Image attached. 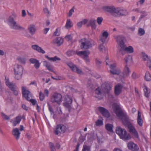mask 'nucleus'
Segmentation results:
<instances>
[{
    "mask_svg": "<svg viewBox=\"0 0 151 151\" xmlns=\"http://www.w3.org/2000/svg\"><path fill=\"white\" fill-rule=\"evenodd\" d=\"M105 127L108 131L110 132H112L113 131V126L112 124H107L105 125Z\"/></svg>",
    "mask_w": 151,
    "mask_h": 151,
    "instance_id": "nucleus-34",
    "label": "nucleus"
},
{
    "mask_svg": "<svg viewBox=\"0 0 151 151\" xmlns=\"http://www.w3.org/2000/svg\"><path fill=\"white\" fill-rule=\"evenodd\" d=\"M103 19V18L102 17H98L97 18L96 21L98 24L100 25L101 24Z\"/></svg>",
    "mask_w": 151,
    "mask_h": 151,
    "instance_id": "nucleus-51",
    "label": "nucleus"
},
{
    "mask_svg": "<svg viewBox=\"0 0 151 151\" xmlns=\"http://www.w3.org/2000/svg\"><path fill=\"white\" fill-rule=\"evenodd\" d=\"M142 56L143 57V59L144 61H145L146 60L147 61L149 59H150L149 58V57L148 55H146L145 53L144 52L142 53Z\"/></svg>",
    "mask_w": 151,
    "mask_h": 151,
    "instance_id": "nucleus-46",
    "label": "nucleus"
},
{
    "mask_svg": "<svg viewBox=\"0 0 151 151\" xmlns=\"http://www.w3.org/2000/svg\"><path fill=\"white\" fill-rule=\"evenodd\" d=\"M66 130L65 127L62 124H59L56 126L54 130L55 134L58 135L61 133H64Z\"/></svg>",
    "mask_w": 151,
    "mask_h": 151,
    "instance_id": "nucleus-11",
    "label": "nucleus"
},
{
    "mask_svg": "<svg viewBox=\"0 0 151 151\" xmlns=\"http://www.w3.org/2000/svg\"><path fill=\"white\" fill-rule=\"evenodd\" d=\"M91 147L84 145H83L82 151H90Z\"/></svg>",
    "mask_w": 151,
    "mask_h": 151,
    "instance_id": "nucleus-41",
    "label": "nucleus"
},
{
    "mask_svg": "<svg viewBox=\"0 0 151 151\" xmlns=\"http://www.w3.org/2000/svg\"><path fill=\"white\" fill-rule=\"evenodd\" d=\"M12 133L14 136L17 140H18L20 137V132L19 131V129L18 128H16L13 129Z\"/></svg>",
    "mask_w": 151,
    "mask_h": 151,
    "instance_id": "nucleus-17",
    "label": "nucleus"
},
{
    "mask_svg": "<svg viewBox=\"0 0 151 151\" xmlns=\"http://www.w3.org/2000/svg\"><path fill=\"white\" fill-rule=\"evenodd\" d=\"M44 93L46 96H48L49 94V91L47 89H45Z\"/></svg>",
    "mask_w": 151,
    "mask_h": 151,
    "instance_id": "nucleus-62",
    "label": "nucleus"
},
{
    "mask_svg": "<svg viewBox=\"0 0 151 151\" xmlns=\"http://www.w3.org/2000/svg\"><path fill=\"white\" fill-rule=\"evenodd\" d=\"M96 20L94 19H92L90 20L89 22L88 25L90 26L93 29H95L96 27Z\"/></svg>",
    "mask_w": 151,
    "mask_h": 151,
    "instance_id": "nucleus-28",
    "label": "nucleus"
},
{
    "mask_svg": "<svg viewBox=\"0 0 151 151\" xmlns=\"http://www.w3.org/2000/svg\"><path fill=\"white\" fill-rule=\"evenodd\" d=\"M23 68L22 67L19 65H15L14 68V73H18L20 74L23 73Z\"/></svg>",
    "mask_w": 151,
    "mask_h": 151,
    "instance_id": "nucleus-19",
    "label": "nucleus"
},
{
    "mask_svg": "<svg viewBox=\"0 0 151 151\" xmlns=\"http://www.w3.org/2000/svg\"><path fill=\"white\" fill-rule=\"evenodd\" d=\"M96 62L97 65H99L101 63V61L99 59H96Z\"/></svg>",
    "mask_w": 151,
    "mask_h": 151,
    "instance_id": "nucleus-63",
    "label": "nucleus"
},
{
    "mask_svg": "<svg viewBox=\"0 0 151 151\" xmlns=\"http://www.w3.org/2000/svg\"><path fill=\"white\" fill-rule=\"evenodd\" d=\"M102 87L104 90V92L108 93L111 89L112 86L110 83L105 82L102 84Z\"/></svg>",
    "mask_w": 151,
    "mask_h": 151,
    "instance_id": "nucleus-15",
    "label": "nucleus"
},
{
    "mask_svg": "<svg viewBox=\"0 0 151 151\" xmlns=\"http://www.w3.org/2000/svg\"><path fill=\"white\" fill-rule=\"evenodd\" d=\"M99 48L100 50L103 52H106V49L102 45H100L99 46Z\"/></svg>",
    "mask_w": 151,
    "mask_h": 151,
    "instance_id": "nucleus-42",
    "label": "nucleus"
},
{
    "mask_svg": "<svg viewBox=\"0 0 151 151\" xmlns=\"http://www.w3.org/2000/svg\"><path fill=\"white\" fill-rule=\"evenodd\" d=\"M117 8L113 6H105L102 7V9L106 12H110L111 14L114 16H116Z\"/></svg>",
    "mask_w": 151,
    "mask_h": 151,
    "instance_id": "nucleus-9",
    "label": "nucleus"
},
{
    "mask_svg": "<svg viewBox=\"0 0 151 151\" xmlns=\"http://www.w3.org/2000/svg\"><path fill=\"white\" fill-rule=\"evenodd\" d=\"M141 114L140 112L138 111V116L137 119V122L138 124L140 126H142V125L143 120H142L141 117Z\"/></svg>",
    "mask_w": 151,
    "mask_h": 151,
    "instance_id": "nucleus-27",
    "label": "nucleus"
},
{
    "mask_svg": "<svg viewBox=\"0 0 151 151\" xmlns=\"http://www.w3.org/2000/svg\"><path fill=\"white\" fill-rule=\"evenodd\" d=\"M49 146L51 151H56V149L53 144L51 142L49 143Z\"/></svg>",
    "mask_w": 151,
    "mask_h": 151,
    "instance_id": "nucleus-49",
    "label": "nucleus"
},
{
    "mask_svg": "<svg viewBox=\"0 0 151 151\" xmlns=\"http://www.w3.org/2000/svg\"><path fill=\"white\" fill-rule=\"evenodd\" d=\"M95 92L96 94H97L98 95L97 96H96V97H98V96L99 95H101V94H102V93L101 92L100 89L99 88H96L95 90Z\"/></svg>",
    "mask_w": 151,
    "mask_h": 151,
    "instance_id": "nucleus-48",
    "label": "nucleus"
},
{
    "mask_svg": "<svg viewBox=\"0 0 151 151\" xmlns=\"http://www.w3.org/2000/svg\"><path fill=\"white\" fill-rule=\"evenodd\" d=\"M144 91L145 96L147 97H149L150 91L148 89L147 87L146 86H145Z\"/></svg>",
    "mask_w": 151,
    "mask_h": 151,
    "instance_id": "nucleus-39",
    "label": "nucleus"
},
{
    "mask_svg": "<svg viewBox=\"0 0 151 151\" xmlns=\"http://www.w3.org/2000/svg\"><path fill=\"white\" fill-rule=\"evenodd\" d=\"M22 91L23 97L27 101H29L30 98H32V95L30 94V92L25 86L22 87Z\"/></svg>",
    "mask_w": 151,
    "mask_h": 151,
    "instance_id": "nucleus-10",
    "label": "nucleus"
},
{
    "mask_svg": "<svg viewBox=\"0 0 151 151\" xmlns=\"http://www.w3.org/2000/svg\"><path fill=\"white\" fill-rule=\"evenodd\" d=\"M128 14V12L126 10L120 8H117L115 16H125Z\"/></svg>",
    "mask_w": 151,
    "mask_h": 151,
    "instance_id": "nucleus-12",
    "label": "nucleus"
},
{
    "mask_svg": "<svg viewBox=\"0 0 151 151\" xmlns=\"http://www.w3.org/2000/svg\"><path fill=\"white\" fill-rule=\"evenodd\" d=\"M147 66L150 68H151V60L149 59L147 60Z\"/></svg>",
    "mask_w": 151,
    "mask_h": 151,
    "instance_id": "nucleus-58",
    "label": "nucleus"
},
{
    "mask_svg": "<svg viewBox=\"0 0 151 151\" xmlns=\"http://www.w3.org/2000/svg\"><path fill=\"white\" fill-rule=\"evenodd\" d=\"M73 99L72 97L68 94L64 96L63 106L70 111L72 109Z\"/></svg>",
    "mask_w": 151,
    "mask_h": 151,
    "instance_id": "nucleus-5",
    "label": "nucleus"
},
{
    "mask_svg": "<svg viewBox=\"0 0 151 151\" xmlns=\"http://www.w3.org/2000/svg\"><path fill=\"white\" fill-rule=\"evenodd\" d=\"M82 24H82L81 22H79L77 24V25L78 27L80 28L82 26Z\"/></svg>",
    "mask_w": 151,
    "mask_h": 151,
    "instance_id": "nucleus-64",
    "label": "nucleus"
},
{
    "mask_svg": "<svg viewBox=\"0 0 151 151\" xmlns=\"http://www.w3.org/2000/svg\"><path fill=\"white\" fill-rule=\"evenodd\" d=\"M7 22L11 28L15 30H24L25 28L21 26L14 20V17L10 16L7 19Z\"/></svg>",
    "mask_w": 151,
    "mask_h": 151,
    "instance_id": "nucleus-2",
    "label": "nucleus"
},
{
    "mask_svg": "<svg viewBox=\"0 0 151 151\" xmlns=\"http://www.w3.org/2000/svg\"><path fill=\"white\" fill-rule=\"evenodd\" d=\"M39 97L40 100L41 101H43L44 99V95L42 92H40L39 93Z\"/></svg>",
    "mask_w": 151,
    "mask_h": 151,
    "instance_id": "nucleus-53",
    "label": "nucleus"
},
{
    "mask_svg": "<svg viewBox=\"0 0 151 151\" xmlns=\"http://www.w3.org/2000/svg\"><path fill=\"white\" fill-rule=\"evenodd\" d=\"M109 35V33L106 31H104L100 36V40L103 43H104Z\"/></svg>",
    "mask_w": 151,
    "mask_h": 151,
    "instance_id": "nucleus-22",
    "label": "nucleus"
},
{
    "mask_svg": "<svg viewBox=\"0 0 151 151\" xmlns=\"http://www.w3.org/2000/svg\"><path fill=\"white\" fill-rule=\"evenodd\" d=\"M73 70H74L73 71L76 72L78 74H81L83 73V72L82 70L81 69H79L76 66L75 69H74Z\"/></svg>",
    "mask_w": 151,
    "mask_h": 151,
    "instance_id": "nucleus-45",
    "label": "nucleus"
},
{
    "mask_svg": "<svg viewBox=\"0 0 151 151\" xmlns=\"http://www.w3.org/2000/svg\"><path fill=\"white\" fill-rule=\"evenodd\" d=\"M31 98H30V100L29 101L31 102L33 105H35L37 103V101L35 99H31Z\"/></svg>",
    "mask_w": 151,
    "mask_h": 151,
    "instance_id": "nucleus-60",
    "label": "nucleus"
},
{
    "mask_svg": "<svg viewBox=\"0 0 151 151\" xmlns=\"http://www.w3.org/2000/svg\"><path fill=\"white\" fill-rule=\"evenodd\" d=\"M145 78L147 81H150L151 80V75L148 71L146 72Z\"/></svg>",
    "mask_w": 151,
    "mask_h": 151,
    "instance_id": "nucleus-36",
    "label": "nucleus"
},
{
    "mask_svg": "<svg viewBox=\"0 0 151 151\" xmlns=\"http://www.w3.org/2000/svg\"><path fill=\"white\" fill-rule=\"evenodd\" d=\"M14 74L15 75V78L16 79L19 80L21 79L22 73H14Z\"/></svg>",
    "mask_w": 151,
    "mask_h": 151,
    "instance_id": "nucleus-43",
    "label": "nucleus"
},
{
    "mask_svg": "<svg viewBox=\"0 0 151 151\" xmlns=\"http://www.w3.org/2000/svg\"><path fill=\"white\" fill-rule=\"evenodd\" d=\"M114 38L119 45V49H123L124 46H125V38L124 36L119 35V36H115L114 37Z\"/></svg>",
    "mask_w": 151,
    "mask_h": 151,
    "instance_id": "nucleus-8",
    "label": "nucleus"
},
{
    "mask_svg": "<svg viewBox=\"0 0 151 151\" xmlns=\"http://www.w3.org/2000/svg\"><path fill=\"white\" fill-rule=\"evenodd\" d=\"M23 117L19 115L17 116L14 119V121L13 122V125L14 126H15L17 124H19L21 121Z\"/></svg>",
    "mask_w": 151,
    "mask_h": 151,
    "instance_id": "nucleus-21",
    "label": "nucleus"
},
{
    "mask_svg": "<svg viewBox=\"0 0 151 151\" xmlns=\"http://www.w3.org/2000/svg\"><path fill=\"white\" fill-rule=\"evenodd\" d=\"M47 106L48 107L49 110L50 112L51 115H52L54 114V111L52 109V106L48 103L47 104Z\"/></svg>",
    "mask_w": 151,
    "mask_h": 151,
    "instance_id": "nucleus-47",
    "label": "nucleus"
},
{
    "mask_svg": "<svg viewBox=\"0 0 151 151\" xmlns=\"http://www.w3.org/2000/svg\"><path fill=\"white\" fill-rule=\"evenodd\" d=\"M5 83L6 85L12 91L14 95L17 96L18 94V92L17 90V88L15 84L10 82L9 79L6 78V76H5Z\"/></svg>",
    "mask_w": 151,
    "mask_h": 151,
    "instance_id": "nucleus-7",
    "label": "nucleus"
},
{
    "mask_svg": "<svg viewBox=\"0 0 151 151\" xmlns=\"http://www.w3.org/2000/svg\"><path fill=\"white\" fill-rule=\"evenodd\" d=\"M81 49H87L92 47L95 45L94 41L91 39L87 40L85 38L81 39L79 41Z\"/></svg>",
    "mask_w": 151,
    "mask_h": 151,
    "instance_id": "nucleus-3",
    "label": "nucleus"
},
{
    "mask_svg": "<svg viewBox=\"0 0 151 151\" xmlns=\"http://www.w3.org/2000/svg\"><path fill=\"white\" fill-rule=\"evenodd\" d=\"M127 146L128 148L132 151H137L139 149L137 145L131 142L128 143Z\"/></svg>",
    "mask_w": 151,
    "mask_h": 151,
    "instance_id": "nucleus-16",
    "label": "nucleus"
},
{
    "mask_svg": "<svg viewBox=\"0 0 151 151\" xmlns=\"http://www.w3.org/2000/svg\"><path fill=\"white\" fill-rule=\"evenodd\" d=\"M32 48L38 52L40 53L44 54L45 53V51L43 50L41 47L38 46L37 45H34L32 46Z\"/></svg>",
    "mask_w": 151,
    "mask_h": 151,
    "instance_id": "nucleus-20",
    "label": "nucleus"
},
{
    "mask_svg": "<svg viewBox=\"0 0 151 151\" xmlns=\"http://www.w3.org/2000/svg\"><path fill=\"white\" fill-rule=\"evenodd\" d=\"M40 63L38 60L36 63H35L34 66L36 69L38 68L40 66Z\"/></svg>",
    "mask_w": 151,
    "mask_h": 151,
    "instance_id": "nucleus-56",
    "label": "nucleus"
},
{
    "mask_svg": "<svg viewBox=\"0 0 151 151\" xmlns=\"http://www.w3.org/2000/svg\"><path fill=\"white\" fill-rule=\"evenodd\" d=\"M95 123L97 126H101L103 124V121L102 120L98 119L95 122Z\"/></svg>",
    "mask_w": 151,
    "mask_h": 151,
    "instance_id": "nucleus-44",
    "label": "nucleus"
},
{
    "mask_svg": "<svg viewBox=\"0 0 151 151\" xmlns=\"http://www.w3.org/2000/svg\"><path fill=\"white\" fill-rule=\"evenodd\" d=\"M54 40L55 43L59 46L62 44L63 41V39L60 37H57Z\"/></svg>",
    "mask_w": 151,
    "mask_h": 151,
    "instance_id": "nucleus-31",
    "label": "nucleus"
},
{
    "mask_svg": "<svg viewBox=\"0 0 151 151\" xmlns=\"http://www.w3.org/2000/svg\"><path fill=\"white\" fill-rule=\"evenodd\" d=\"M74 53V51L72 50H69L66 52V54L68 56H70L73 55Z\"/></svg>",
    "mask_w": 151,
    "mask_h": 151,
    "instance_id": "nucleus-54",
    "label": "nucleus"
},
{
    "mask_svg": "<svg viewBox=\"0 0 151 151\" xmlns=\"http://www.w3.org/2000/svg\"><path fill=\"white\" fill-rule=\"evenodd\" d=\"M122 86L121 84H117L114 87V93L116 95H119L122 91Z\"/></svg>",
    "mask_w": 151,
    "mask_h": 151,
    "instance_id": "nucleus-18",
    "label": "nucleus"
},
{
    "mask_svg": "<svg viewBox=\"0 0 151 151\" xmlns=\"http://www.w3.org/2000/svg\"><path fill=\"white\" fill-rule=\"evenodd\" d=\"M116 133L120 137L124 140H128L131 138L130 135L127 133L124 129L120 127H116Z\"/></svg>",
    "mask_w": 151,
    "mask_h": 151,
    "instance_id": "nucleus-4",
    "label": "nucleus"
},
{
    "mask_svg": "<svg viewBox=\"0 0 151 151\" xmlns=\"http://www.w3.org/2000/svg\"><path fill=\"white\" fill-rule=\"evenodd\" d=\"M47 68L48 70H49L52 71V72H53V69L52 66H51L50 65H48L47 67Z\"/></svg>",
    "mask_w": 151,
    "mask_h": 151,
    "instance_id": "nucleus-61",
    "label": "nucleus"
},
{
    "mask_svg": "<svg viewBox=\"0 0 151 151\" xmlns=\"http://www.w3.org/2000/svg\"><path fill=\"white\" fill-rule=\"evenodd\" d=\"M74 12V9L73 8H72L71 9L68 14V15L69 17H71L72 15V14H73V12Z\"/></svg>",
    "mask_w": 151,
    "mask_h": 151,
    "instance_id": "nucleus-57",
    "label": "nucleus"
},
{
    "mask_svg": "<svg viewBox=\"0 0 151 151\" xmlns=\"http://www.w3.org/2000/svg\"><path fill=\"white\" fill-rule=\"evenodd\" d=\"M98 110L104 116L107 118L109 117L110 116V114L109 112L105 108L99 106L98 107Z\"/></svg>",
    "mask_w": 151,
    "mask_h": 151,
    "instance_id": "nucleus-14",
    "label": "nucleus"
},
{
    "mask_svg": "<svg viewBox=\"0 0 151 151\" xmlns=\"http://www.w3.org/2000/svg\"><path fill=\"white\" fill-rule=\"evenodd\" d=\"M127 65H129L132 63V57L131 56L128 55L125 57L124 58Z\"/></svg>",
    "mask_w": 151,
    "mask_h": 151,
    "instance_id": "nucleus-30",
    "label": "nucleus"
},
{
    "mask_svg": "<svg viewBox=\"0 0 151 151\" xmlns=\"http://www.w3.org/2000/svg\"><path fill=\"white\" fill-rule=\"evenodd\" d=\"M145 31L144 29L139 28L138 30V35L141 36L145 34Z\"/></svg>",
    "mask_w": 151,
    "mask_h": 151,
    "instance_id": "nucleus-40",
    "label": "nucleus"
},
{
    "mask_svg": "<svg viewBox=\"0 0 151 151\" xmlns=\"http://www.w3.org/2000/svg\"><path fill=\"white\" fill-rule=\"evenodd\" d=\"M65 39L68 41H69L72 39V37L71 35H68L65 37Z\"/></svg>",
    "mask_w": 151,
    "mask_h": 151,
    "instance_id": "nucleus-59",
    "label": "nucleus"
},
{
    "mask_svg": "<svg viewBox=\"0 0 151 151\" xmlns=\"http://www.w3.org/2000/svg\"><path fill=\"white\" fill-rule=\"evenodd\" d=\"M66 64L73 71V69H75L76 67L75 65H74L72 62H67L66 63Z\"/></svg>",
    "mask_w": 151,
    "mask_h": 151,
    "instance_id": "nucleus-37",
    "label": "nucleus"
},
{
    "mask_svg": "<svg viewBox=\"0 0 151 151\" xmlns=\"http://www.w3.org/2000/svg\"><path fill=\"white\" fill-rule=\"evenodd\" d=\"M1 116L2 118L6 120H8L10 119V117L4 113L1 114Z\"/></svg>",
    "mask_w": 151,
    "mask_h": 151,
    "instance_id": "nucleus-50",
    "label": "nucleus"
},
{
    "mask_svg": "<svg viewBox=\"0 0 151 151\" xmlns=\"http://www.w3.org/2000/svg\"><path fill=\"white\" fill-rule=\"evenodd\" d=\"M38 60L35 58H31L29 59V61L31 63L35 64L37 62Z\"/></svg>",
    "mask_w": 151,
    "mask_h": 151,
    "instance_id": "nucleus-52",
    "label": "nucleus"
},
{
    "mask_svg": "<svg viewBox=\"0 0 151 151\" xmlns=\"http://www.w3.org/2000/svg\"><path fill=\"white\" fill-rule=\"evenodd\" d=\"M45 57L48 59L50 61H51L54 62L56 61L57 60L59 61L61 60V59L57 56H55L54 57L50 58L48 55H45Z\"/></svg>",
    "mask_w": 151,
    "mask_h": 151,
    "instance_id": "nucleus-29",
    "label": "nucleus"
},
{
    "mask_svg": "<svg viewBox=\"0 0 151 151\" xmlns=\"http://www.w3.org/2000/svg\"><path fill=\"white\" fill-rule=\"evenodd\" d=\"M17 60L20 63L25 64L26 63L27 59L25 57L23 56H20L17 57Z\"/></svg>",
    "mask_w": 151,
    "mask_h": 151,
    "instance_id": "nucleus-26",
    "label": "nucleus"
},
{
    "mask_svg": "<svg viewBox=\"0 0 151 151\" xmlns=\"http://www.w3.org/2000/svg\"><path fill=\"white\" fill-rule=\"evenodd\" d=\"M130 73V71L129 68L126 65L125 67L123 70V77L124 78L127 77Z\"/></svg>",
    "mask_w": 151,
    "mask_h": 151,
    "instance_id": "nucleus-24",
    "label": "nucleus"
},
{
    "mask_svg": "<svg viewBox=\"0 0 151 151\" xmlns=\"http://www.w3.org/2000/svg\"><path fill=\"white\" fill-rule=\"evenodd\" d=\"M110 72L114 75H119L120 73V70L118 69H112L110 70Z\"/></svg>",
    "mask_w": 151,
    "mask_h": 151,
    "instance_id": "nucleus-38",
    "label": "nucleus"
},
{
    "mask_svg": "<svg viewBox=\"0 0 151 151\" xmlns=\"http://www.w3.org/2000/svg\"><path fill=\"white\" fill-rule=\"evenodd\" d=\"M90 52L88 51H79L78 52V55H82L83 56V58L84 57H86L87 56H88V55L90 54Z\"/></svg>",
    "mask_w": 151,
    "mask_h": 151,
    "instance_id": "nucleus-33",
    "label": "nucleus"
},
{
    "mask_svg": "<svg viewBox=\"0 0 151 151\" xmlns=\"http://www.w3.org/2000/svg\"><path fill=\"white\" fill-rule=\"evenodd\" d=\"M119 52L123 55L124 54L125 51L129 53H132L134 51V49L133 47L131 46L126 47L125 46H124L123 49H119Z\"/></svg>",
    "mask_w": 151,
    "mask_h": 151,
    "instance_id": "nucleus-13",
    "label": "nucleus"
},
{
    "mask_svg": "<svg viewBox=\"0 0 151 151\" xmlns=\"http://www.w3.org/2000/svg\"><path fill=\"white\" fill-rule=\"evenodd\" d=\"M28 30L31 35H33L36 32L35 26L33 24H31L28 27Z\"/></svg>",
    "mask_w": 151,
    "mask_h": 151,
    "instance_id": "nucleus-23",
    "label": "nucleus"
},
{
    "mask_svg": "<svg viewBox=\"0 0 151 151\" xmlns=\"http://www.w3.org/2000/svg\"><path fill=\"white\" fill-rule=\"evenodd\" d=\"M114 109L116 115L120 118L124 124L127 126L129 132L134 135L135 137L138 138V133L133 126L128 121V117L127 114L122 112L120 106L117 104H114Z\"/></svg>",
    "mask_w": 151,
    "mask_h": 151,
    "instance_id": "nucleus-1",
    "label": "nucleus"
},
{
    "mask_svg": "<svg viewBox=\"0 0 151 151\" xmlns=\"http://www.w3.org/2000/svg\"><path fill=\"white\" fill-rule=\"evenodd\" d=\"M50 101L52 103L60 105L62 101V95L58 93L54 92L51 96Z\"/></svg>",
    "mask_w": 151,
    "mask_h": 151,
    "instance_id": "nucleus-6",
    "label": "nucleus"
},
{
    "mask_svg": "<svg viewBox=\"0 0 151 151\" xmlns=\"http://www.w3.org/2000/svg\"><path fill=\"white\" fill-rule=\"evenodd\" d=\"M145 2V0H140L137 3V5L138 6L139 5H142Z\"/></svg>",
    "mask_w": 151,
    "mask_h": 151,
    "instance_id": "nucleus-55",
    "label": "nucleus"
},
{
    "mask_svg": "<svg viewBox=\"0 0 151 151\" xmlns=\"http://www.w3.org/2000/svg\"><path fill=\"white\" fill-rule=\"evenodd\" d=\"M134 11L137 12H140L141 14H144V15H141L139 18V19H140L142 18H143L147 15V13L145 11H141L139 8H137L134 9Z\"/></svg>",
    "mask_w": 151,
    "mask_h": 151,
    "instance_id": "nucleus-25",
    "label": "nucleus"
},
{
    "mask_svg": "<svg viewBox=\"0 0 151 151\" xmlns=\"http://www.w3.org/2000/svg\"><path fill=\"white\" fill-rule=\"evenodd\" d=\"M73 24L70 20V19H67L65 25V27L67 29H69L71 28Z\"/></svg>",
    "mask_w": 151,
    "mask_h": 151,
    "instance_id": "nucleus-35",
    "label": "nucleus"
},
{
    "mask_svg": "<svg viewBox=\"0 0 151 151\" xmlns=\"http://www.w3.org/2000/svg\"><path fill=\"white\" fill-rule=\"evenodd\" d=\"M106 65H109V66L110 68L111 69V70L114 69L116 67V65L115 64H112L110 62H108V61H107V60L109 59V57L108 56H106Z\"/></svg>",
    "mask_w": 151,
    "mask_h": 151,
    "instance_id": "nucleus-32",
    "label": "nucleus"
}]
</instances>
